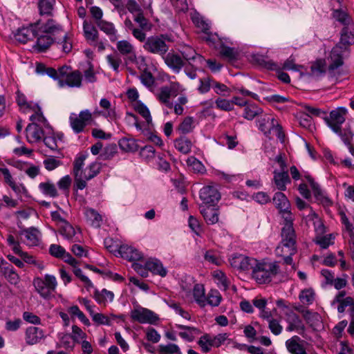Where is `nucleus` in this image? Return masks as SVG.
I'll return each instance as SVG.
<instances>
[{
  "mask_svg": "<svg viewBox=\"0 0 354 354\" xmlns=\"http://www.w3.org/2000/svg\"><path fill=\"white\" fill-rule=\"evenodd\" d=\"M119 53L124 57L127 62H135L136 54L135 47L127 40H120L116 44Z\"/></svg>",
  "mask_w": 354,
  "mask_h": 354,
  "instance_id": "nucleus-13",
  "label": "nucleus"
},
{
  "mask_svg": "<svg viewBox=\"0 0 354 354\" xmlns=\"http://www.w3.org/2000/svg\"><path fill=\"white\" fill-rule=\"evenodd\" d=\"M43 29L44 32L53 35L63 32L62 27L53 19H49L43 26Z\"/></svg>",
  "mask_w": 354,
  "mask_h": 354,
  "instance_id": "nucleus-48",
  "label": "nucleus"
},
{
  "mask_svg": "<svg viewBox=\"0 0 354 354\" xmlns=\"http://www.w3.org/2000/svg\"><path fill=\"white\" fill-rule=\"evenodd\" d=\"M304 341L301 338L295 335L286 341V347L288 351L291 354H302L305 350Z\"/></svg>",
  "mask_w": 354,
  "mask_h": 354,
  "instance_id": "nucleus-23",
  "label": "nucleus"
},
{
  "mask_svg": "<svg viewBox=\"0 0 354 354\" xmlns=\"http://www.w3.org/2000/svg\"><path fill=\"white\" fill-rule=\"evenodd\" d=\"M85 216L87 221L94 227H100L102 221L101 215L93 209H86Z\"/></svg>",
  "mask_w": 354,
  "mask_h": 354,
  "instance_id": "nucleus-32",
  "label": "nucleus"
},
{
  "mask_svg": "<svg viewBox=\"0 0 354 354\" xmlns=\"http://www.w3.org/2000/svg\"><path fill=\"white\" fill-rule=\"evenodd\" d=\"M131 317L133 320L141 324H154L158 319V316L151 310L138 307L131 310Z\"/></svg>",
  "mask_w": 354,
  "mask_h": 354,
  "instance_id": "nucleus-8",
  "label": "nucleus"
},
{
  "mask_svg": "<svg viewBox=\"0 0 354 354\" xmlns=\"http://www.w3.org/2000/svg\"><path fill=\"white\" fill-rule=\"evenodd\" d=\"M39 189L41 192L46 196L52 198H55L58 196L55 185L49 181L39 183Z\"/></svg>",
  "mask_w": 354,
  "mask_h": 354,
  "instance_id": "nucleus-37",
  "label": "nucleus"
},
{
  "mask_svg": "<svg viewBox=\"0 0 354 354\" xmlns=\"http://www.w3.org/2000/svg\"><path fill=\"white\" fill-rule=\"evenodd\" d=\"M174 145L176 149L184 154L189 153L192 146L191 140L185 136L176 139Z\"/></svg>",
  "mask_w": 354,
  "mask_h": 354,
  "instance_id": "nucleus-34",
  "label": "nucleus"
},
{
  "mask_svg": "<svg viewBox=\"0 0 354 354\" xmlns=\"http://www.w3.org/2000/svg\"><path fill=\"white\" fill-rule=\"evenodd\" d=\"M81 171L80 177L75 176V186L77 189H83L86 187V181L91 180L87 178V173L84 169H82Z\"/></svg>",
  "mask_w": 354,
  "mask_h": 354,
  "instance_id": "nucleus-57",
  "label": "nucleus"
},
{
  "mask_svg": "<svg viewBox=\"0 0 354 354\" xmlns=\"http://www.w3.org/2000/svg\"><path fill=\"white\" fill-rule=\"evenodd\" d=\"M83 30L84 37L89 44H94L98 39V31L91 23L84 21L83 23Z\"/></svg>",
  "mask_w": 354,
  "mask_h": 354,
  "instance_id": "nucleus-26",
  "label": "nucleus"
},
{
  "mask_svg": "<svg viewBox=\"0 0 354 354\" xmlns=\"http://www.w3.org/2000/svg\"><path fill=\"white\" fill-rule=\"evenodd\" d=\"M146 267L153 274L164 277L167 274V269L163 266L162 262L157 259H149L145 263Z\"/></svg>",
  "mask_w": 354,
  "mask_h": 354,
  "instance_id": "nucleus-24",
  "label": "nucleus"
},
{
  "mask_svg": "<svg viewBox=\"0 0 354 354\" xmlns=\"http://www.w3.org/2000/svg\"><path fill=\"white\" fill-rule=\"evenodd\" d=\"M212 275L214 278L217 281V283L218 286H220V287L223 288L224 290L228 288L230 282L223 272L217 270L213 272Z\"/></svg>",
  "mask_w": 354,
  "mask_h": 354,
  "instance_id": "nucleus-50",
  "label": "nucleus"
},
{
  "mask_svg": "<svg viewBox=\"0 0 354 354\" xmlns=\"http://www.w3.org/2000/svg\"><path fill=\"white\" fill-rule=\"evenodd\" d=\"M192 19L196 26L200 28L205 34V36L203 37V39L209 43H213L214 38L211 34L208 32V30H209V23L205 21L204 18L198 13L194 14L192 16Z\"/></svg>",
  "mask_w": 354,
  "mask_h": 354,
  "instance_id": "nucleus-19",
  "label": "nucleus"
},
{
  "mask_svg": "<svg viewBox=\"0 0 354 354\" xmlns=\"http://www.w3.org/2000/svg\"><path fill=\"white\" fill-rule=\"evenodd\" d=\"M194 118L192 117H186L180 124L178 131L182 134H187L194 129Z\"/></svg>",
  "mask_w": 354,
  "mask_h": 354,
  "instance_id": "nucleus-47",
  "label": "nucleus"
},
{
  "mask_svg": "<svg viewBox=\"0 0 354 354\" xmlns=\"http://www.w3.org/2000/svg\"><path fill=\"white\" fill-rule=\"evenodd\" d=\"M118 144L120 149L125 152H133L138 149L136 141L133 138H122Z\"/></svg>",
  "mask_w": 354,
  "mask_h": 354,
  "instance_id": "nucleus-38",
  "label": "nucleus"
},
{
  "mask_svg": "<svg viewBox=\"0 0 354 354\" xmlns=\"http://www.w3.org/2000/svg\"><path fill=\"white\" fill-rule=\"evenodd\" d=\"M200 209L201 214L208 225H213L218 221L219 210L218 208L210 205L207 207L200 206Z\"/></svg>",
  "mask_w": 354,
  "mask_h": 354,
  "instance_id": "nucleus-20",
  "label": "nucleus"
},
{
  "mask_svg": "<svg viewBox=\"0 0 354 354\" xmlns=\"http://www.w3.org/2000/svg\"><path fill=\"white\" fill-rule=\"evenodd\" d=\"M188 167L195 173L203 174L205 171V168L203 163L194 156L189 157L187 159Z\"/></svg>",
  "mask_w": 354,
  "mask_h": 354,
  "instance_id": "nucleus-45",
  "label": "nucleus"
},
{
  "mask_svg": "<svg viewBox=\"0 0 354 354\" xmlns=\"http://www.w3.org/2000/svg\"><path fill=\"white\" fill-rule=\"evenodd\" d=\"M30 120L32 122V123H35V124H37L39 127H44L46 130H48V133H50L51 127L48 123L45 117L44 116L40 108H38L37 111H36L30 117Z\"/></svg>",
  "mask_w": 354,
  "mask_h": 354,
  "instance_id": "nucleus-33",
  "label": "nucleus"
},
{
  "mask_svg": "<svg viewBox=\"0 0 354 354\" xmlns=\"http://www.w3.org/2000/svg\"><path fill=\"white\" fill-rule=\"evenodd\" d=\"M204 259L205 261L216 266H220L223 263V260L213 250L207 251L204 255Z\"/></svg>",
  "mask_w": 354,
  "mask_h": 354,
  "instance_id": "nucleus-59",
  "label": "nucleus"
},
{
  "mask_svg": "<svg viewBox=\"0 0 354 354\" xmlns=\"http://www.w3.org/2000/svg\"><path fill=\"white\" fill-rule=\"evenodd\" d=\"M59 232L66 239H67L69 241H80V231L78 230L77 232L68 222H64V224L61 225Z\"/></svg>",
  "mask_w": 354,
  "mask_h": 354,
  "instance_id": "nucleus-21",
  "label": "nucleus"
},
{
  "mask_svg": "<svg viewBox=\"0 0 354 354\" xmlns=\"http://www.w3.org/2000/svg\"><path fill=\"white\" fill-rule=\"evenodd\" d=\"M354 44V34L349 30L348 27L342 28L341 32L340 41L337 44L342 46L345 50H348V46Z\"/></svg>",
  "mask_w": 354,
  "mask_h": 354,
  "instance_id": "nucleus-30",
  "label": "nucleus"
},
{
  "mask_svg": "<svg viewBox=\"0 0 354 354\" xmlns=\"http://www.w3.org/2000/svg\"><path fill=\"white\" fill-rule=\"evenodd\" d=\"M263 121H266L267 126L260 125V130L263 132L266 136L272 134L275 135L281 142H284L285 135L282 130V127L279 124L278 121L271 115L266 114L263 115Z\"/></svg>",
  "mask_w": 354,
  "mask_h": 354,
  "instance_id": "nucleus-5",
  "label": "nucleus"
},
{
  "mask_svg": "<svg viewBox=\"0 0 354 354\" xmlns=\"http://www.w3.org/2000/svg\"><path fill=\"white\" fill-rule=\"evenodd\" d=\"M198 344L204 353H207L210 348L213 346L212 345L211 336L207 334L203 335L198 340Z\"/></svg>",
  "mask_w": 354,
  "mask_h": 354,
  "instance_id": "nucleus-62",
  "label": "nucleus"
},
{
  "mask_svg": "<svg viewBox=\"0 0 354 354\" xmlns=\"http://www.w3.org/2000/svg\"><path fill=\"white\" fill-rule=\"evenodd\" d=\"M101 169L100 163L97 162H92L88 167H86L84 170L88 174L87 178L92 179L95 176H96Z\"/></svg>",
  "mask_w": 354,
  "mask_h": 354,
  "instance_id": "nucleus-64",
  "label": "nucleus"
},
{
  "mask_svg": "<svg viewBox=\"0 0 354 354\" xmlns=\"http://www.w3.org/2000/svg\"><path fill=\"white\" fill-rule=\"evenodd\" d=\"M299 299L303 304H310L315 299V292L310 288L304 290L299 295Z\"/></svg>",
  "mask_w": 354,
  "mask_h": 354,
  "instance_id": "nucleus-56",
  "label": "nucleus"
},
{
  "mask_svg": "<svg viewBox=\"0 0 354 354\" xmlns=\"http://www.w3.org/2000/svg\"><path fill=\"white\" fill-rule=\"evenodd\" d=\"M215 104L216 108L225 111H230L233 109V102H232V100L218 98Z\"/></svg>",
  "mask_w": 354,
  "mask_h": 354,
  "instance_id": "nucleus-61",
  "label": "nucleus"
},
{
  "mask_svg": "<svg viewBox=\"0 0 354 354\" xmlns=\"http://www.w3.org/2000/svg\"><path fill=\"white\" fill-rule=\"evenodd\" d=\"M262 113L261 108L254 104H247L244 109V118L252 120Z\"/></svg>",
  "mask_w": 354,
  "mask_h": 354,
  "instance_id": "nucleus-41",
  "label": "nucleus"
},
{
  "mask_svg": "<svg viewBox=\"0 0 354 354\" xmlns=\"http://www.w3.org/2000/svg\"><path fill=\"white\" fill-rule=\"evenodd\" d=\"M333 16L338 21L344 25H348L351 21V19L348 13L342 10H335Z\"/></svg>",
  "mask_w": 354,
  "mask_h": 354,
  "instance_id": "nucleus-58",
  "label": "nucleus"
},
{
  "mask_svg": "<svg viewBox=\"0 0 354 354\" xmlns=\"http://www.w3.org/2000/svg\"><path fill=\"white\" fill-rule=\"evenodd\" d=\"M100 106L104 109V111L101 113L103 116L111 120L116 119L115 107L111 106V102L109 100L106 98L101 99L100 101Z\"/></svg>",
  "mask_w": 354,
  "mask_h": 354,
  "instance_id": "nucleus-29",
  "label": "nucleus"
},
{
  "mask_svg": "<svg viewBox=\"0 0 354 354\" xmlns=\"http://www.w3.org/2000/svg\"><path fill=\"white\" fill-rule=\"evenodd\" d=\"M48 130L35 123L29 124L26 128V139L29 143L40 142L46 134H48Z\"/></svg>",
  "mask_w": 354,
  "mask_h": 354,
  "instance_id": "nucleus-11",
  "label": "nucleus"
},
{
  "mask_svg": "<svg viewBox=\"0 0 354 354\" xmlns=\"http://www.w3.org/2000/svg\"><path fill=\"white\" fill-rule=\"evenodd\" d=\"M222 300V297L220 292L215 289H212L208 292L206 297V305L209 304L212 306H218Z\"/></svg>",
  "mask_w": 354,
  "mask_h": 354,
  "instance_id": "nucleus-44",
  "label": "nucleus"
},
{
  "mask_svg": "<svg viewBox=\"0 0 354 354\" xmlns=\"http://www.w3.org/2000/svg\"><path fill=\"white\" fill-rule=\"evenodd\" d=\"M113 298V292L106 289H103L101 292L96 291L95 292V299L100 304H106V302H111Z\"/></svg>",
  "mask_w": 354,
  "mask_h": 354,
  "instance_id": "nucleus-39",
  "label": "nucleus"
},
{
  "mask_svg": "<svg viewBox=\"0 0 354 354\" xmlns=\"http://www.w3.org/2000/svg\"><path fill=\"white\" fill-rule=\"evenodd\" d=\"M37 43L34 48L39 52L45 51L53 42V39L47 35H37Z\"/></svg>",
  "mask_w": 354,
  "mask_h": 354,
  "instance_id": "nucleus-35",
  "label": "nucleus"
},
{
  "mask_svg": "<svg viewBox=\"0 0 354 354\" xmlns=\"http://www.w3.org/2000/svg\"><path fill=\"white\" fill-rule=\"evenodd\" d=\"M177 327L179 329H185V330H187V332H180L179 333V335L182 338L185 339L189 342L193 341V339L194 338L193 332L198 331L196 328L191 327V326H184V325H177Z\"/></svg>",
  "mask_w": 354,
  "mask_h": 354,
  "instance_id": "nucleus-54",
  "label": "nucleus"
},
{
  "mask_svg": "<svg viewBox=\"0 0 354 354\" xmlns=\"http://www.w3.org/2000/svg\"><path fill=\"white\" fill-rule=\"evenodd\" d=\"M347 53V50L343 48L342 46L336 45L330 52L331 63L329 69L335 70L343 64V58Z\"/></svg>",
  "mask_w": 354,
  "mask_h": 354,
  "instance_id": "nucleus-15",
  "label": "nucleus"
},
{
  "mask_svg": "<svg viewBox=\"0 0 354 354\" xmlns=\"http://www.w3.org/2000/svg\"><path fill=\"white\" fill-rule=\"evenodd\" d=\"M157 96L159 101L165 104L168 108H173V103L169 100L171 96L173 95L167 88V86L161 87Z\"/></svg>",
  "mask_w": 354,
  "mask_h": 354,
  "instance_id": "nucleus-43",
  "label": "nucleus"
},
{
  "mask_svg": "<svg viewBox=\"0 0 354 354\" xmlns=\"http://www.w3.org/2000/svg\"><path fill=\"white\" fill-rule=\"evenodd\" d=\"M193 297L195 301L201 306H206V297L205 295V288L202 284L196 283L194 286Z\"/></svg>",
  "mask_w": 354,
  "mask_h": 354,
  "instance_id": "nucleus-31",
  "label": "nucleus"
},
{
  "mask_svg": "<svg viewBox=\"0 0 354 354\" xmlns=\"http://www.w3.org/2000/svg\"><path fill=\"white\" fill-rule=\"evenodd\" d=\"M220 53L221 55L230 60L236 59L237 53L233 48L225 46L222 41H221Z\"/></svg>",
  "mask_w": 354,
  "mask_h": 354,
  "instance_id": "nucleus-55",
  "label": "nucleus"
},
{
  "mask_svg": "<svg viewBox=\"0 0 354 354\" xmlns=\"http://www.w3.org/2000/svg\"><path fill=\"white\" fill-rule=\"evenodd\" d=\"M32 284L37 292L44 299H49L55 292L57 281L53 274H46L44 277H36L33 279Z\"/></svg>",
  "mask_w": 354,
  "mask_h": 354,
  "instance_id": "nucleus-3",
  "label": "nucleus"
},
{
  "mask_svg": "<svg viewBox=\"0 0 354 354\" xmlns=\"http://www.w3.org/2000/svg\"><path fill=\"white\" fill-rule=\"evenodd\" d=\"M35 26L22 27L18 28L14 34L15 39L21 43L25 44L28 41L37 37V32Z\"/></svg>",
  "mask_w": 354,
  "mask_h": 354,
  "instance_id": "nucleus-17",
  "label": "nucleus"
},
{
  "mask_svg": "<svg viewBox=\"0 0 354 354\" xmlns=\"http://www.w3.org/2000/svg\"><path fill=\"white\" fill-rule=\"evenodd\" d=\"M82 75L79 71H74L67 75L65 83L70 87H80L82 84Z\"/></svg>",
  "mask_w": 354,
  "mask_h": 354,
  "instance_id": "nucleus-36",
  "label": "nucleus"
},
{
  "mask_svg": "<svg viewBox=\"0 0 354 354\" xmlns=\"http://www.w3.org/2000/svg\"><path fill=\"white\" fill-rule=\"evenodd\" d=\"M96 24L98 28L109 37L111 41L113 42L118 39L117 30L113 23L100 20Z\"/></svg>",
  "mask_w": 354,
  "mask_h": 354,
  "instance_id": "nucleus-25",
  "label": "nucleus"
},
{
  "mask_svg": "<svg viewBox=\"0 0 354 354\" xmlns=\"http://www.w3.org/2000/svg\"><path fill=\"white\" fill-rule=\"evenodd\" d=\"M162 58L166 65L175 73H179L185 66V61L181 55L174 52L167 53Z\"/></svg>",
  "mask_w": 354,
  "mask_h": 354,
  "instance_id": "nucleus-12",
  "label": "nucleus"
},
{
  "mask_svg": "<svg viewBox=\"0 0 354 354\" xmlns=\"http://www.w3.org/2000/svg\"><path fill=\"white\" fill-rule=\"evenodd\" d=\"M274 182L278 189L285 191L286 185L290 183L288 171H274Z\"/></svg>",
  "mask_w": 354,
  "mask_h": 354,
  "instance_id": "nucleus-27",
  "label": "nucleus"
},
{
  "mask_svg": "<svg viewBox=\"0 0 354 354\" xmlns=\"http://www.w3.org/2000/svg\"><path fill=\"white\" fill-rule=\"evenodd\" d=\"M200 198L205 205L214 206L221 198V194L216 187L207 185L200 190Z\"/></svg>",
  "mask_w": 354,
  "mask_h": 354,
  "instance_id": "nucleus-10",
  "label": "nucleus"
},
{
  "mask_svg": "<svg viewBox=\"0 0 354 354\" xmlns=\"http://www.w3.org/2000/svg\"><path fill=\"white\" fill-rule=\"evenodd\" d=\"M286 330L288 331L296 330L299 333L301 334V333L305 330V326L302 324V322L299 316L294 314L292 317L291 322L289 323V325L286 328Z\"/></svg>",
  "mask_w": 354,
  "mask_h": 354,
  "instance_id": "nucleus-42",
  "label": "nucleus"
},
{
  "mask_svg": "<svg viewBox=\"0 0 354 354\" xmlns=\"http://www.w3.org/2000/svg\"><path fill=\"white\" fill-rule=\"evenodd\" d=\"M257 262V260L255 259H252L243 255H238L233 258L232 265L243 270L250 269L253 270Z\"/></svg>",
  "mask_w": 354,
  "mask_h": 354,
  "instance_id": "nucleus-22",
  "label": "nucleus"
},
{
  "mask_svg": "<svg viewBox=\"0 0 354 354\" xmlns=\"http://www.w3.org/2000/svg\"><path fill=\"white\" fill-rule=\"evenodd\" d=\"M325 73V62L322 59L317 60L310 66V75L313 77L318 78Z\"/></svg>",
  "mask_w": 354,
  "mask_h": 354,
  "instance_id": "nucleus-40",
  "label": "nucleus"
},
{
  "mask_svg": "<svg viewBox=\"0 0 354 354\" xmlns=\"http://www.w3.org/2000/svg\"><path fill=\"white\" fill-rule=\"evenodd\" d=\"M49 253L56 258L62 259L66 251L59 245L52 244L49 248Z\"/></svg>",
  "mask_w": 354,
  "mask_h": 354,
  "instance_id": "nucleus-63",
  "label": "nucleus"
},
{
  "mask_svg": "<svg viewBox=\"0 0 354 354\" xmlns=\"http://www.w3.org/2000/svg\"><path fill=\"white\" fill-rule=\"evenodd\" d=\"M73 337V340L75 343H80V342L86 339V334L83 332V330L76 325H73L72 326V333L71 335Z\"/></svg>",
  "mask_w": 354,
  "mask_h": 354,
  "instance_id": "nucleus-60",
  "label": "nucleus"
},
{
  "mask_svg": "<svg viewBox=\"0 0 354 354\" xmlns=\"http://www.w3.org/2000/svg\"><path fill=\"white\" fill-rule=\"evenodd\" d=\"M180 54L183 58V60L188 62V63L194 61L198 56L195 50L188 46L182 48Z\"/></svg>",
  "mask_w": 354,
  "mask_h": 354,
  "instance_id": "nucleus-53",
  "label": "nucleus"
},
{
  "mask_svg": "<svg viewBox=\"0 0 354 354\" xmlns=\"http://www.w3.org/2000/svg\"><path fill=\"white\" fill-rule=\"evenodd\" d=\"M55 0H40L39 3V12L41 15H50L53 9Z\"/></svg>",
  "mask_w": 354,
  "mask_h": 354,
  "instance_id": "nucleus-52",
  "label": "nucleus"
},
{
  "mask_svg": "<svg viewBox=\"0 0 354 354\" xmlns=\"http://www.w3.org/2000/svg\"><path fill=\"white\" fill-rule=\"evenodd\" d=\"M118 254L129 261L140 260L143 255L138 249L128 245H121L118 250Z\"/></svg>",
  "mask_w": 354,
  "mask_h": 354,
  "instance_id": "nucleus-16",
  "label": "nucleus"
},
{
  "mask_svg": "<svg viewBox=\"0 0 354 354\" xmlns=\"http://www.w3.org/2000/svg\"><path fill=\"white\" fill-rule=\"evenodd\" d=\"M44 337V333L41 328L36 326L27 328L25 333L26 343L28 345H34L39 343Z\"/></svg>",
  "mask_w": 354,
  "mask_h": 354,
  "instance_id": "nucleus-18",
  "label": "nucleus"
},
{
  "mask_svg": "<svg viewBox=\"0 0 354 354\" xmlns=\"http://www.w3.org/2000/svg\"><path fill=\"white\" fill-rule=\"evenodd\" d=\"M347 109L344 107H338L330 112L329 116L326 115L325 122L333 132H339L342 124L345 122Z\"/></svg>",
  "mask_w": 354,
  "mask_h": 354,
  "instance_id": "nucleus-6",
  "label": "nucleus"
},
{
  "mask_svg": "<svg viewBox=\"0 0 354 354\" xmlns=\"http://www.w3.org/2000/svg\"><path fill=\"white\" fill-rule=\"evenodd\" d=\"M273 203L280 213L282 214L283 218H286L288 215L292 216L289 210L290 206L289 201L283 193L279 192L275 193L273 197Z\"/></svg>",
  "mask_w": 354,
  "mask_h": 354,
  "instance_id": "nucleus-14",
  "label": "nucleus"
},
{
  "mask_svg": "<svg viewBox=\"0 0 354 354\" xmlns=\"http://www.w3.org/2000/svg\"><path fill=\"white\" fill-rule=\"evenodd\" d=\"M18 234L20 239L30 247L36 246L39 243L41 233L35 227L22 229L18 232Z\"/></svg>",
  "mask_w": 354,
  "mask_h": 354,
  "instance_id": "nucleus-9",
  "label": "nucleus"
},
{
  "mask_svg": "<svg viewBox=\"0 0 354 354\" xmlns=\"http://www.w3.org/2000/svg\"><path fill=\"white\" fill-rule=\"evenodd\" d=\"M297 118L301 127L307 129L311 128L313 125L312 118L308 113L300 112L297 114Z\"/></svg>",
  "mask_w": 354,
  "mask_h": 354,
  "instance_id": "nucleus-51",
  "label": "nucleus"
},
{
  "mask_svg": "<svg viewBox=\"0 0 354 354\" xmlns=\"http://www.w3.org/2000/svg\"><path fill=\"white\" fill-rule=\"evenodd\" d=\"M133 106L134 109L145 119L148 124L151 123L152 118L149 110L143 103L136 102Z\"/></svg>",
  "mask_w": 354,
  "mask_h": 354,
  "instance_id": "nucleus-46",
  "label": "nucleus"
},
{
  "mask_svg": "<svg viewBox=\"0 0 354 354\" xmlns=\"http://www.w3.org/2000/svg\"><path fill=\"white\" fill-rule=\"evenodd\" d=\"M279 271V266L276 261H257L252 271V278L259 284L270 283Z\"/></svg>",
  "mask_w": 354,
  "mask_h": 354,
  "instance_id": "nucleus-1",
  "label": "nucleus"
},
{
  "mask_svg": "<svg viewBox=\"0 0 354 354\" xmlns=\"http://www.w3.org/2000/svg\"><path fill=\"white\" fill-rule=\"evenodd\" d=\"M91 113L88 110L82 111L78 116L75 113H71L69 121L73 131L75 133L83 131L87 122L91 120Z\"/></svg>",
  "mask_w": 354,
  "mask_h": 354,
  "instance_id": "nucleus-7",
  "label": "nucleus"
},
{
  "mask_svg": "<svg viewBox=\"0 0 354 354\" xmlns=\"http://www.w3.org/2000/svg\"><path fill=\"white\" fill-rule=\"evenodd\" d=\"M72 317H77L86 326H90V322L85 315L80 310L77 306H73L68 309Z\"/></svg>",
  "mask_w": 354,
  "mask_h": 354,
  "instance_id": "nucleus-49",
  "label": "nucleus"
},
{
  "mask_svg": "<svg viewBox=\"0 0 354 354\" xmlns=\"http://www.w3.org/2000/svg\"><path fill=\"white\" fill-rule=\"evenodd\" d=\"M143 48L147 53L164 57L169 50V46L165 41L164 35H155L147 38Z\"/></svg>",
  "mask_w": 354,
  "mask_h": 354,
  "instance_id": "nucleus-4",
  "label": "nucleus"
},
{
  "mask_svg": "<svg viewBox=\"0 0 354 354\" xmlns=\"http://www.w3.org/2000/svg\"><path fill=\"white\" fill-rule=\"evenodd\" d=\"M1 270L6 279L11 284L17 285L19 282V276L12 266L6 263L1 267Z\"/></svg>",
  "mask_w": 354,
  "mask_h": 354,
  "instance_id": "nucleus-28",
  "label": "nucleus"
},
{
  "mask_svg": "<svg viewBox=\"0 0 354 354\" xmlns=\"http://www.w3.org/2000/svg\"><path fill=\"white\" fill-rule=\"evenodd\" d=\"M284 226L281 229V240L276 249L277 254H283L284 249L291 253H296V234L292 226V217L288 215L284 218Z\"/></svg>",
  "mask_w": 354,
  "mask_h": 354,
  "instance_id": "nucleus-2",
  "label": "nucleus"
}]
</instances>
